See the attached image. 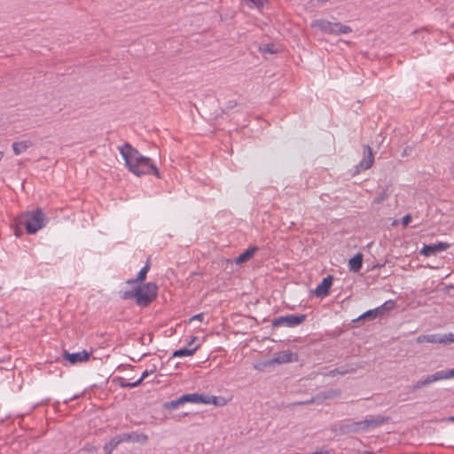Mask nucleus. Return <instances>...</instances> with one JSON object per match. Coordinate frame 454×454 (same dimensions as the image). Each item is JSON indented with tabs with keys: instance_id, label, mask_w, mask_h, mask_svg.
I'll use <instances>...</instances> for the list:
<instances>
[{
	"instance_id": "f257e3e1",
	"label": "nucleus",
	"mask_w": 454,
	"mask_h": 454,
	"mask_svg": "<svg viewBox=\"0 0 454 454\" xmlns=\"http://www.w3.org/2000/svg\"><path fill=\"white\" fill-rule=\"evenodd\" d=\"M119 150L125 161V165L131 173L137 176L154 175L160 177L159 170L151 159L142 155L131 145L126 143Z\"/></svg>"
},
{
	"instance_id": "f03ea898",
	"label": "nucleus",
	"mask_w": 454,
	"mask_h": 454,
	"mask_svg": "<svg viewBox=\"0 0 454 454\" xmlns=\"http://www.w3.org/2000/svg\"><path fill=\"white\" fill-rule=\"evenodd\" d=\"M158 286L155 283L148 282L136 286L132 290L121 292L124 300L134 299L138 306L145 307L157 296Z\"/></svg>"
},
{
	"instance_id": "7ed1b4c3",
	"label": "nucleus",
	"mask_w": 454,
	"mask_h": 454,
	"mask_svg": "<svg viewBox=\"0 0 454 454\" xmlns=\"http://www.w3.org/2000/svg\"><path fill=\"white\" fill-rule=\"evenodd\" d=\"M20 224L23 225L28 234H35L43 229L48 223V217L42 209L27 211L19 219Z\"/></svg>"
},
{
	"instance_id": "20e7f679",
	"label": "nucleus",
	"mask_w": 454,
	"mask_h": 454,
	"mask_svg": "<svg viewBox=\"0 0 454 454\" xmlns=\"http://www.w3.org/2000/svg\"><path fill=\"white\" fill-rule=\"evenodd\" d=\"M416 341L418 343L429 342V343H440L446 344L454 341L452 333H444V334H426L419 335Z\"/></svg>"
},
{
	"instance_id": "39448f33",
	"label": "nucleus",
	"mask_w": 454,
	"mask_h": 454,
	"mask_svg": "<svg viewBox=\"0 0 454 454\" xmlns=\"http://www.w3.org/2000/svg\"><path fill=\"white\" fill-rule=\"evenodd\" d=\"M181 400L183 401V403H214L217 405V397L216 396H209V395H204L197 393L192 394H186L181 395Z\"/></svg>"
},
{
	"instance_id": "423d86ee",
	"label": "nucleus",
	"mask_w": 454,
	"mask_h": 454,
	"mask_svg": "<svg viewBox=\"0 0 454 454\" xmlns=\"http://www.w3.org/2000/svg\"><path fill=\"white\" fill-rule=\"evenodd\" d=\"M306 318L303 314L301 315H287L276 318L273 322L274 326L285 325L287 327H295L301 325Z\"/></svg>"
},
{
	"instance_id": "0eeeda50",
	"label": "nucleus",
	"mask_w": 454,
	"mask_h": 454,
	"mask_svg": "<svg viewBox=\"0 0 454 454\" xmlns=\"http://www.w3.org/2000/svg\"><path fill=\"white\" fill-rule=\"evenodd\" d=\"M311 27L317 28L323 33L336 35L337 22H331L326 20H315L311 23Z\"/></svg>"
},
{
	"instance_id": "6e6552de",
	"label": "nucleus",
	"mask_w": 454,
	"mask_h": 454,
	"mask_svg": "<svg viewBox=\"0 0 454 454\" xmlns=\"http://www.w3.org/2000/svg\"><path fill=\"white\" fill-rule=\"evenodd\" d=\"M450 245L446 242H438L436 244H429L425 245L420 249V254L429 257L431 255H434L440 252L445 251L447 248H449Z\"/></svg>"
},
{
	"instance_id": "1a4fd4ad",
	"label": "nucleus",
	"mask_w": 454,
	"mask_h": 454,
	"mask_svg": "<svg viewBox=\"0 0 454 454\" xmlns=\"http://www.w3.org/2000/svg\"><path fill=\"white\" fill-rule=\"evenodd\" d=\"M333 285V277L327 276L324 278L320 284L317 286L314 290V294L317 297H325L329 294L331 286Z\"/></svg>"
},
{
	"instance_id": "9d476101",
	"label": "nucleus",
	"mask_w": 454,
	"mask_h": 454,
	"mask_svg": "<svg viewBox=\"0 0 454 454\" xmlns=\"http://www.w3.org/2000/svg\"><path fill=\"white\" fill-rule=\"evenodd\" d=\"M387 420V418L383 416L367 417L364 420L359 423L361 428H375Z\"/></svg>"
},
{
	"instance_id": "9b49d317",
	"label": "nucleus",
	"mask_w": 454,
	"mask_h": 454,
	"mask_svg": "<svg viewBox=\"0 0 454 454\" xmlns=\"http://www.w3.org/2000/svg\"><path fill=\"white\" fill-rule=\"evenodd\" d=\"M64 356L71 364H76V363L87 361L90 357V353H88L85 350H82L81 352L71 353V354L66 353Z\"/></svg>"
},
{
	"instance_id": "f8f14e48",
	"label": "nucleus",
	"mask_w": 454,
	"mask_h": 454,
	"mask_svg": "<svg viewBox=\"0 0 454 454\" xmlns=\"http://www.w3.org/2000/svg\"><path fill=\"white\" fill-rule=\"evenodd\" d=\"M294 356H295V355L293 354L291 351H284V352L276 354L274 356L272 362L276 363V364L291 363L295 360Z\"/></svg>"
},
{
	"instance_id": "ddd939ff",
	"label": "nucleus",
	"mask_w": 454,
	"mask_h": 454,
	"mask_svg": "<svg viewBox=\"0 0 454 454\" xmlns=\"http://www.w3.org/2000/svg\"><path fill=\"white\" fill-rule=\"evenodd\" d=\"M257 249L258 248L256 247H248L246 251H244L235 259L236 263L242 264L245 262L248 261L250 258L254 256Z\"/></svg>"
},
{
	"instance_id": "4468645a",
	"label": "nucleus",
	"mask_w": 454,
	"mask_h": 454,
	"mask_svg": "<svg viewBox=\"0 0 454 454\" xmlns=\"http://www.w3.org/2000/svg\"><path fill=\"white\" fill-rule=\"evenodd\" d=\"M33 145L30 140H23L12 144V149L16 155H20Z\"/></svg>"
},
{
	"instance_id": "2eb2a0df",
	"label": "nucleus",
	"mask_w": 454,
	"mask_h": 454,
	"mask_svg": "<svg viewBox=\"0 0 454 454\" xmlns=\"http://www.w3.org/2000/svg\"><path fill=\"white\" fill-rule=\"evenodd\" d=\"M363 265V256L361 254H356L348 261L349 270L354 272H358Z\"/></svg>"
},
{
	"instance_id": "dca6fc26",
	"label": "nucleus",
	"mask_w": 454,
	"mask_h": 454,
	"mask_svg": "<svg viewBox=\"0 0 454 454\" xmlns=\"http://www.w3.org/2000/svg\"><path fill=\"white\" fill-rule=\"evenodd\" d=\"M356 368L353 366H340L339 368H335L333 370L329 371L325 375L330 377H334L336 375H344L349 372H355Z\"/></svg>"
},
{
	"instance_id": "f3484780",
	"label": "nucleus",
	"mask_w": 454,
	"mask_h": 454,
	"mask_svg": "<svg viewBox=\"0 0 454 454\" xmlns=\"http://www.w3.org/2000/svg\"><path fill=\"white\" fill-rule=\"evenodd\" d=\"M365 151L367 152L368 155L366 157H364L359 166L362 169H368L372 167V162H373V155H372V149L369 145H367L365 147Z\"/></svg>"
},
{
	"instance_id": "a211bd4d",
	"label": "nucleus",
	"mask_w": 454,
	"mask_h": 454,
	"mask_svg": "<svg viewBox=\"0 0 454 454\" xmlns=\"http://www.w3.org/2000/svg\"><path fill=\"white\" fill-rule=\"evenodd\" d=\"M453 375L454 372H450V369L438 371L432 374L434 382L452 379Z\"/></svg>"
},
{
	"instance_id": "6ab92c4d",
	"label": "nucleus",
	"mask_w": 454,
	"mask_h": 454,
	"mask_svg": "<svg viewBox=\"0 0 454 454\" xmlns=\"http://www.w3.org/2000/svg\"><path fill=\"white\" fill-rule=\"evenodd\" d=\"M395 307V301L394 300H387L382 305L375 308L374 309H379L377 314L380 317H382L386 312L392 310Z\"/></svg>"
},
{
	"instance_id": "aec40b11",
	"label": "nucleus",
	"mask_w": 454,
	"mask_h": 454,
	"mask_svg": "<svg viewBox=\"0 0 454 454\" xmlns=\"http://www.w3.org/2000/svg\"><path fill=\"white\" fill-rule=\"evenodd\" d=\"M199 348V346H195L192 348H179V349H176L174 351L173 353V356L174 357H183V356H192L195 351Z\"/></svg>"
},
{
	"instance_id": "412c9836",
	"label": "nucleus",
	"mask_w": 454,
	"mask_h": 454,
	"mask_svg": "<svg viewBox=\"0 0 454 454\" xmlns=\"http://www.w3.org/2000/svg\"><path fill=\"white\" fill-rule=\"evenodd\" d=\"M149 270V264L146 263L138 272L137 278L135 279H129L127 281L128 284H134L137 281H143L145 277H146V274Z\"/></svg>"
},
{
	"instance_id": "4be33fe9",
	"label": "nucleus",
	"mask_w": 454,
	"mask_h": 454,
	"mask_svg": "<svg viewBox=\"0 0 454 454\" xmlns=\"http://www.w3.org/2000/svg\"><path fill=\"white\" fill-rule=\"evenodd\" d=\"M379 309H369L367 311H365L364 313H363L361 316L358 317V318L356 320H360V319H365V318H376L379 316V314H377V311Z\"/></svg>"
},
{
	"instance_id": "5701e85b",
	"label": "nucleus",
	"mask_w": 454,
	"mask_h": 454,
	"mask_svg": "<svg viewBox=\"0 0 454 454\" xmlns=\"http://www.w3.org/2000/svg\"><path fill=\"white\" fill-rule=\"evenodd\" d=\"M350 32H352V28L349 26L337 22L336 35H345Z\"/></svg>"
},
{
	"instance_id": "b1692460",
	"label": "nucleus",
	"mask_w": 454,
	"mask_h": 454,
	"mask_svg": "<svg viewBox=\"0 0 454 454\" xmlns=\"http://www.w3.org/2000/svg\"><path fill=\"white\" fill-rule=\"evenodd\" d=\"M183 401L181 400V396L178 397L177 399L176 400H172L168 403H165V407L167 409H169V410H176L177 409L179 406L183 405Z\"/></svg>"
},
{
	"instance_id": "393cba45",
	"label": "nucleus",
	"mask_w": 454,
	"mask_h": 454,
	"mask_svg": "<svg viewBox=\"0 0 454 454\" xmlns=\"http://www.w3.org/2000/svg\"><path fill=\"white\" fill-rule=\"evenodd\" d=\"M118 445L113 441V439H111L108 442H106L104 446V450H105V453L106 454H112V452L114 451V450L117 447Z\"/></svg>"
},
{
	"instance_id": "a878e982",
	"label": "nucleus",
	"mask_w": 454,
	"mask_h": 454,
	"mask_svg": "<svg viewBox=\"0 0 454 454\" xmlns=\"http://www.w3.org/2000/svg\"><path fill=\"white\" fill-rule=\"evenodd\" d=\"M113 441L117 444L119 445L120 443L123 442H127L130 439V435L128 434H119L114 438H112Z\"/></svg>"
},
{
	"instance_id": "bb28decb",
	"label": "nucleus",
	"mask_w": 454,
	"mask_h": 454,
	"mask_svg": "<svg viewBox=\"0 0 454 454\" xmlns=\"http://www.w3.org/2000/svg\"><path fill=\"white\" fill-rule=\"evenodd\" d=\"M120 386L121 387L132 388V387H138L139 386V381L136 380L134 382H128L124 379H121V381H120Z\"/></svg>"
},
{
	"instance_id": "cd10ccee",
	"label": "nucleus",
	"mask_w": 454,
	"mask_h": 454,
	"mask_svg": "<svg viewBox=\"0 0 454 454\" xmlns=\"http://www.w3.org/2000/svg\"><path fill=\"white\" fill-rule=\"evenodd\" d=\"M339 395H340L339 390H330V391L321 394L323 399L332 398V397L337 396Z\"/></svg>"
},
{
	"instance_id": "c85d7f7f",
	"label": "nucleus",
	"mask_w": 454,
	"mask_h": 454,
	"mask_svg": "<svg viewBox=\"0 0 454 454\" xmlns=\"http://www.w3.org/2000/svg\"><path fill=\"white\" fill-rule=\"evenodd\" d=\"M261 51L262 52H269V53H275L277 51V50L274 49V46L270 45V44L263 45L262 47H261Z\"/></svg>"
},
{
	"instance_id": "c756f323",
	"label": "nucleus",
	"mask_w": 454,
	"mask_h": 454,
	"mask_svg": "<svg viewBox=\"0 0 454 454\" xmlns=\"http://www.w3.org/2000/svg\"><path fill=\"white\" fill-rule=\"evenodd\" d=\"M253 5L256 7L263 6L268 0H248Z\"/></svg>"
},
{
	"instance_id": "7c9ffc66",
	"label": "nucleus",
	"mask_w": 454,
	"mask_h": 454,
	"mask_svg": "<svg viewBox=\"0 0 454 454\" xmlns=\"http://www.w3.org/2000/svg\"><path fill=\"white\" fill-rule=\"evenodd\" d=\"M421 380L425 387L434 382L432 374L422 378Z\"/></svg>"
},
{
	"instance_id": "2f4dec72",
	"label": "nucleus",
	"mask_w": 454,
	"mask_h": 454,
	"mask_svg": "<svg viewBox=\"0 0 454 454\" xmlns=\"http://www.w3.org/2000/svg\"><path fill=\"white\" fill-rule=\"evenodd\" d=\"M411 221V216L410 215H405L403 219L402 223L404 227H406Z\"/></svg>"
},
{
	"instance_id": "473e14b6",
	"label": "nucleus",
	"mask_w": 454,
	"mask_h": 454,
	"mask_svg": "<svg viewBox=\"0 0 454 454\" xmlns=\"http://www.w3.org/2000/svg\"><path fill=\"white\" fill-rule=\"evenodd\" d=\"M203 319H204V314L203 313H199V314H196V315L192 316L190 318V321H194V320L202 321Z\"/></svg>"
},
{
	"instance_id": "72a5a7b5",
	"label": "nucleus",
	"mask_w": 454,
	"mask_h": 454,
	"mask_svg": "<svg viewBox=\"0 0 454 454\" xmlns=\"http://www.w3.org/2000/svg\"><path fill=\"white\" fill-rule=\"evenodd\" d=\"M149 372L148 371H144L139 377V379L137 380V381H139V385L143 382V380L148 376Z\"/></svg>"
},
{
	"instance_id": "f704fd0d",
	"label": "nucleus",
	"mask_w": 454,
	"mask_h": 454,
	"mask_svg": "<svg viewBox=\"0 0 454 454\" xmlns=\"http://www.w3.org/2000/svg\"><path fill=\"white\" fill-rule=\"evenodd\" d=\"M425 387V386H424V384H423V382H422V380H421V379H420L419 380H418V381L414 384V386H413V389H414V390H417V389H419V388H421V387Z\"/></svg>"
},
{
	"instance_id": "c9c22d12",
	"label": "nucleus",
	"mask_w": 454,
	"mask_h": 454,
	"mask_svg": "<svg viewBox=\"0 0 454 454\" xmlns=\"http://www.w3.org/2000/svg\"><path fill=\"white\" fill-rule=\"evenodd\" d=\"M311 454H331V451L328 450L321 449V450H317Z\"/></svg>"
},
{
	"instance_id": "e433bc0d",
	"label": "nucleus",
	"mask_w": 454,
	"mask_h": 454,
	"mask_svg": "<svg viewBox=\"0 0 454 454\" xmlns=\"http://www.w3.org/2000/svg\"><path fill=\"white\" fill-rule=\"evenodd\" d=\"M314 402V398L310 399L309 401L305 402V403H311Z\"/></svg>"
},
{
	"instance_id": "4c0bfd02",
	"label": "nucleus",
	"mask_w": 454,
	"mask_h": 454,
	"mask_svg": "<svg viewBox=\"0 0 454 454\" xmlns=\"http://www.w3.org/2000/svg\"><path fill=\"white\" fill-rule=\"evenodd\" d=\"M449 420H450V421H451V422H454V416L450 417V418H449Z\"/></svg>"
},
{
	"instance_id": "58836bf2",
	"label": "nucleus",
	"mask_w": 454,
	"mask_h": 454,
	"mask_svg": "<svg viewBox=\"0 0 454 454\" xmlns=\"http://www.w3.org/2000/svg\"><path fill=\"white\" fill-rule=\"evenodd\" d=\"M196 340V337H193L191 341H190V345Z\"/></svg>"
},
{
	"instance_id": "ea45409f",
	"label": "nucleus",
	"mask_w": 454,
	"mask_h": 454,
	"mask_svg": "<svg viewBox=\"0 0 454 454\" xmlns=\"http://www.w3.org/2000/svg\"><path fill=\"white\" fill-rule=\"evenodd\" d=\"M3 156H4L3 152H0V160H2Z\"/></svg>"
},
{
	"instance_id": "a19ab883",
	"label": "nucleus",
	"mask_w": 454,
	"mask_h": 454,
	"mask_svg": "<svg viewBox=\"0 0 454 454\" xmlns=\"http://www.w3.org/2000/svg\"><path fill=\"white\" fill-rule=\"evenodd\" d=\"M364 454H374V453L370 452V451H365Z\"/></svg>"
},
{
	"instance_id": "79ce46f5",
	"label": "nucleus",
	"mask_w": 454,
	"mask_h": 454,
	"mask_svg": "<svg viewBox=\"0 0 454 454\" xmlns=\"http://www.w3.org/2000/svg\"><path fill=\"white\" fill-rule=\"evenodd\" d=\"M382 200V199H381V198H380V199H377V200H376V201H377V202H380V200Z\"/></svg>"
}]
</instances>
